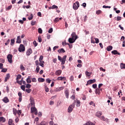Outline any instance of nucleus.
Returning <instances> with one entry per match:
<instances>
[{"label": "nucleus", "instance_id": "f257e3e1", "mask_svg": "<svg viewBox=\"0 0 125 125\" xmlns=\"http://www.w3.org/2000/svg\"><path fill=\"white\" fill-rule=\"evenodd\" d=\"M30 104H29V106H31V113L33 114V113H35V115H38V110L36 107H35V100L33 97H30Z\"/></svg>", "mask_w": 125, "mask_h": 125}, {"label": "nucleus", "instance_id": "f03ea898", "mask_svg": "<svg viewBox=\"0 0 125 125\" xmlns=\"http://www.w3.org/2000/svg\"><path fill=\"white\" fill-rule=\"evenodd\" d=\"M58 60L62 62L61 65H64L66 61V59L67 58V56H63L62 58L61 57H60V56H58Z\"/></svg>", "mask_w": 125, "mask_h": 125}, {"label": "nucleus", "instance_id": "7ed1b4c3", "mask_svg": "<svg viewBox=\"0 0 125 125\" xmlns=\"http://www.w3.org/2000/svg\"><path fill=\"white\" fill-rule=\"evenodd\" d=\"M76 105V100L74 101V102L71 104L70 105L68 108V113H71L73 111V109L75 108Z\"/></svg>", "mask_w": 125, "mask_h": 125}, {"label": "nucleus", "instance_id": "20e7f679", "mask_svg": "<svg viewBox=\"0 0 125 125\" xmlns=\"http://www.w3.org/2000/svg\"><path fill=\"white\" fill-rule=\"evenodd\" d=\"M73 9L74 10H77L80 7V3L79 1H77L75 3L73 4Z\"/></svg>", "mask_w": 125, "mask_h": 125}, {"label": "nucleus", "instance_id": "39448f33", "mask_svg": "<svg viewBox=\"0 0 125 125\" xmlns=\"http://www.w3.org/2000/svg\"><path fill=\"white\" fill-rule=\"evenodd\" d=\"M19 51L20 52H23V51H25V46H24V45L22 44H20L19 48Z\"/></svg>", "mask_w": 125, "mask_h": 125}, {"label": "nucleus", "instance_id": "423d86ee", "mask_svg": "<svg viewBox=\"0 0 125 125\" xmlns=\"http://www.w3.org/2000/svg\"><path fill=\"white\" fill-rule=\"evenodd\" d=\"M12 55L8 54L7 57V60L9 63H12Z\"/></svg>", "mask_w": 125, "mask_h": 125}, {"label": "nucleus", "instance_id": "0eeeda50", "mask_svg": "<svg viewBox=\"0 0 125 125\" xmlns=\"http://www.w3.org/2000/svg\"><path fill=\"white\" fill-rule=\"evenodd\" d=\"M95 82H96V80L95 79L89 80L87 82V83L86 84V85H88V84H92V83H94Z\"/></svg>", "mask_w": 125, "mask_h": 125}, {"label": "nucleus", "instance_id": "6e6552de", "mask_svg": "<svg viewBox=\"0 0 125 125\" xmlns=\"http://www.w3.org/2000/svg\"><path fill=\"white\" fill-rule=\"evenodd\" d=\"M71 38L75 40H77V39H78V36L76 34V32H72L71 34Z\"/></svg>", "mask_w": 125, "mask_h": 125}, {"label": "nucleus", "instance_id": "1a4fd4ad", "mask_svg": "<svg viewBox=\"0 0 125 125\" xmlns=\"http://www.w3.org/2000/svg\"><path fill=\"white\" fill-rule=\"evenodd\" d=\"M32 52H33V51L32 50V49L29 48L27 50L26 52V55H27V56H30V55L32 54Z\"/></svg>", "mask_w": 125, "mask_h": 125}, {"label": "nucleus", "instance_id": "9d476101", "mask_svg": "<svg viewBox=\"0 0 125 125\" xmlns=\"http://www.w3.org/2000/svg\"><path fill=\"white\" fill-rule=\"evenodd\" d=\"M68 42L70 43H74V42H76V39L71 38H69L68 39Z\"/></svg>", "mask_w": 125, "mask_h": 125}, {"label": "nucleus", "instance_id": "9b49d317", "mask_svg": "<svg viewBox=\"0 0 125 125\" xmlns=\"http://www.w3.org/2000/svg\"><path fill=\"white\" fill-rule=\"evenodd\" d=\"M64 93L65 94L66 98H69V90H68V89L65 90Z\"/></svg>", "mask_w": 125, "mask_h": 125}, {"label": "nucleus", "instance_id": "f8f14e48", "mask_svg": "<svg viewBox=\"0 0 125 125\" xmlns=\"http://www.w3.org/2000/svg\"><path fill=\"white\" fill-rule=\"evenodd\" d=\"M102 116V112L101 111H98L96 113V116L98 117V118H100V117Z\"/></svg>", "mask_w": 125, "mask_h": 125}, {"label": "nucleus", "instance_id": "ddd939ff", "mask_svg": "<svg viewBox=\"0 0 125 125\" xmlns=\"http://www.w3.org/2000/svg\"><path fill=\"white\" fill-rule=\"evenodd\" d=\"M62 73V71L61 70H57L55 72V75L56 76H60Z\"/></svg>", "mask_w": 125, "mask_h": 125}, {"label": "nucleus", "instance_id": "4468645a", "mask_svg": "<svg viewBox=\"0 0 125 125\" xmlns=\"http://www.w3.org/2000/svg\"><path fill=\"white\" fill-rule=\"evenodd\" d=\"M21 42V36H19L17 37L16 43H20Z\"/></svg>", "mask_w": 125, "mask_h": 125}, {"label": "nucleus", "instance_id": "2eb2a0df", "mask_svg": "<svg viewBox=\"0 0 125 125\" xmlns=\"http://www.w3.org/2000/svg\"><path fill=\"white\" fill-rule=\"evenodd\" d=\"M6 122V119L3 117H0V123H5Z\"/></svg>", "mask_w": 125, "mask_h": 125}, {"label": "nucleus", "instance_id": "dca6fc26", "mask_svg": "<svg viewBox=\"0 0 125 125\" xmlns=\"http://www.w3.org/2000/svg\"><path fill=\"white\" fill-rule=\"evenodd\" d=\"M2 101L4 102V103H8L9 102V99H8V98L5 97L2 100Z\"/></svg>", "mask_w": 125, "mask_h": 125}, {"label": "nucleus", "instance_id": "f3484780", "mask_svg": "<svg viewBox=\"0 0 125 125\" xmlns=\"http://www.w3.org/2000/svg\"><path fill=\"white\" fill-rule=\"evenodd\" d=\"M58 52H59V53H65V51L64 49L61 48L58 50Z\"/></svg>", "mask_w": 125, "mask_h": 125}, {"label": "nucleus", "instance_id": "a211bd4d", "mask_svg": "<svg viewBox=\"0 0 125 125\" xmlns=\"http://www.w3.org/2000/svg\"><path fill=\"white\" fill-rule=\"evenodd\" d=\"M26 82L27 83H32V81H31V76L28 77L26 79Z\"/></svg>", "mask_w": 125, "mask_h": 125}, {"label": "nucleus", "instance_id": "6ab92c4d", "mask_svg": "<svg viewBox=\"0 0 125 125\" xmlns=\"http://www.w3.org/2000/svg\"><path fill=\"white\" fill-rule=\"evenodd\" d=\"M8 125H15L14 123H13V121L12 120V119L9 120Z\"/></svg>", "mask_w": 125, "mask_h": 125}, {"label": "nucleus", "instance_id": "aec40b11", "mask_svg": "<svg viewBox=\"0 0 125 125\" xmlns=\"http://www.w3.org/2000/svg\"><path fill=\"white\" fill-rule=\"evenodd\" d=\"M76 101L77 107H80V106H81V101L79 100H76Z\"/></svg>", "mask_w": 125, "mask_h": 125}, {"label": "nucleus", "instance_id": "412c9836", "mask_svg": "<svg viewBox=\"0 0 125 125\" xmlns=\"http://www.w3.org/2000/svg\"><path fill=\"white\" fill-rule=\"evenodd\" d=\"M83 125H95V124H93L92 122L90 121H88L87 123H86Z\"/></svg>", "mask_w": 125, "mask_h": 125}, {"label": "nucleus", "instance_id": "4be33fe9", "mask_svg": "<svg viewBox=\"0 0 125 125\" xmlns=\"http://www.w3.org/2000/svg\"><path fill=\"white\" fill-rule=\"evenodd\" d=\"M40 62V65L42 66V68H43V67H44V62L43 61H39Z\"/></svg>", "mask_w": 125, "mask_h": 125}, {"label": "nucleus", "instance_id": "5701e85b", "mask_svg": "<svg viewBox=\"0 0 125 125\" xmlns=\"http://www.w3.org/2000/svg\"><path fill=\"white\" fill-rule=\"evenodd\" d=\"M113 49V46L110 45L107 47L106 50L107 51H111Z\"/></svg>", "mask_w": 125, "mask_h": 125}, {"label": "nucleus", "instance_id": "b1692460", "mask_svg": "<svg viewBox=\"0 0 125 125\" xmlns=\"http://www.w3.org/2000/svg\"><path fill=\"white\" fill-rule=\"evenodd\" d=\"M95 93H96V94H98V95H100V89L97 88L96 89Z\"/></svg>", "mask_w": 125, "mask_h": 125}, {"label": "nucleus", "instance_id": "393cba45", "mask_svg": "<svg viewBox=\"0 0 125 125\" xmlns=\"http://www.w3.org/2000/svg\"><path fill=\"white\" fill-rule=\"evenodd\" d=\"M48 125V122H45V121H42L40 124V125Z\"/></svg>", "mask_w": 125, "mask_h": 125}, {"label": "nucleus", "instance_id": "a878e982", "mask_svg": "<svg viewBox=\"0 0 125 125\" xmlns=\"http://www.w3.org/2000/svg\"><path fill=\"white\" fill-rule=\"evenodd\" d=\"M92 74V73H91V72H89L87 71H86L85 72V75L86 76V77H90V76Z\"/></svg>", "mask_w": 125, "mask_h": 125}, {"label": "nucleus", "instance_id": "bb28decb", "mask_svg": "<svg viewBox=\"0 0 125 125\" xmlns=\"http://www.w3.org/2000/svg\"><path fill=\"white\" fill-rule=\"evenodd\" d=\"M10 78V75L9 74H7L6 75V77L5 78V82H7V80L9 79Z\"/></svg>", "mask_w": 125, "mask_h": 125}, {"label": "nucleus", "instance_id": "cd10ccee", "mask_svg": "<svg viewBox=\"0 0 125 125\" xmlns=\"http://www.w3.org/2000/svg\"><path fill=\"white\" fill-rule=\"evenodd\" d=\"M63 89H64V87L61 86L59 88H57L56 89V91H61V90H63Z\"/></svg>", "mask_w": 125, "mask_h": 125}, {"label": "nucleus", "instance_id": "c85d7f7f", "mask_svg": "<svg viewBox=\"0 0 125 125\" xmlns=\"http://www.w3.org/2000/svg\"><path fill=\"white\" fill-rule=\"evenodd\" d=\"M38 82H39V83H43V82H44V79L42 78H39Z\"/></svg>", "mask_w": 125, "mask_h": 125}, {"label": "nucleus", "instance_id": "c756f323", "mask_svg": "<svg viewBox=\"0 0 125 125\" xmlns=\"http://www.w3.org/2000/svg\"><path fill=\"white\" fill-rule=\"evenodd\" d=\"M100 120H101L102 121H106L107 120V118H105V117L104 116H102L101 117H100Z\"/></svg>", "mask_w": 125, "mask_h": 125}, {"label": "nucleus", "instance_id": "7c9ffc66", "mask_svg": "<svg viewBox=\"0 0 125 125\" xmlns=\"http://www.w3.org/2000/svg\"><path fill=\"white\" fill-rule=\"evenodd\" d=\"M13 112L14 115L16 116V114H17V109H16V108H13Z\"/></svg>", "mask_w": 125, "mask_h": 125}, {"label": "nucleus", "instance_id": "2f4dec72", "mask_svg": "<svg viewBox=\"0 0 125 125\" xmlns=\"http://www.w3.org/2000/svg\"><path fill=\"white\" fill-rule=\"evenodd\" d=\"M112 54H114V55H116L118 54V51L116 50H114L111 52Z\"/></svg>", "mask_w": 125, "mask_h": 125}, {"label": "nucleus", "instance_id": "473e14b6", "mask_svg": "<svg viewBox=\"0 0 125 125\" xmlns=\"http://www.w3.org/2000/svg\"><path fill=\"white\" fill-rule=\"evenodd\" d=\"M101 13H102V11L100 10H98L96 12V14H97V15H99V14H101Z\"/></svg>", "mask_w": 125, "mask_h": 125}, {"label": "nucleus", "instance_id": "72a5a7b5", "mask_svg": "<svg viewBox=\"0 0 125 125\" xmlns=\"http://www.w3.org/2000/svg\"><path fill=\"white\" fill-rule=\"evenodd\" d=\"M21 89H22V90H23V91H25L26 86H25V85H22L21 86Z\"/></svg>", "mask_w": 125, "mask_h": 125}, {"label": "nucleus", "instance_id": "f704fd0d", "mask_svg": "<svg viewBox=\"0 0 125 125\" xmlns=\"http://www.w3.org/2000/svg\"><path fill=\"white\" fill-rule=\"evenodd\" d=\"M20 69L21 71H25V67L23 65V64L21 65Z\"/></svg>", "mask_w": 125, "mask_h": 125}, {"label": "nucleus", "instance_id": "c9c22d12", "mask_svg": "<svg viewBox=\"0 0 125 125\" xmlns=\"http://www.w3.org/2000/svg\"><path fill=\"white\" fill-rule=\"evenodd\" d=\"M120 67H121V69H125V64L121 63L120 65Z\"/></svg>", "mask_w": 125, "mask_h": 125}, {"label": "nucleus", "instance_id": "e433bc0d", "mask_svg": "<svg viewBox=\"0 0 125 125\" xmlns=\"http://www.w3.org/2000/svg\"><path fill=\"white\" fill-rule=\"evenodd\" d=\"M58 8V6L53 5L52 6V9H57Z\"/></svg>", "mask_w": 125, "mask_h": 125}, {"label": "nucleus", "instance_id": "4c0bfd02", "mask_svg": "<svg viewBox=\"0 0 125 125\" xmlns=\"http://www.w3.org/2000/svg\"><path fill=\"white\" fill-rule=\"evenodd\" d=\"M2 70L1 71V72H2V73H6V72H7V69L6 68H3L1 69Z\"/></svg>", "mask_w": 125, "mask_h": 125}, {"label": "nucleus", "instance_id": "58836bf2", "mask_svg": "<svg viewBox=\"0 0 125 125\" xmlns=\"http://www.w3.org/2000/svg\"><path fill=\"white\" fill-rule=\"evenodd\" d=\"M38 41H39V42H42V36H39L38 37Z\"/></svg>", "mask_w": 125, "mask_h": 125}, {"label": "nucleus", "instance_id": "ea45409f", "mask_svg": "<svg viewBox=\"0 0 125 125\" xmlns=\"http://www.w3.org/2000/svg\"><path fill=\"white\" fill-rule=\"evenodd\" d=\"M25 91L27 92V93H31L32 92V89H26L25 90Z\"/></svg>", "mask_w": 125, "mask_h": 125}, {"label": "nucleus", "instance_id": "a19ab883", "mask_svg": "<svg viewBox=\"0 0 125 125\" xmlns=\"http://www.w3.org/2000/svg\"><path fill=\"white\" fill-rule=\"evenodd\" d=\"M38 33L39 34H42V28H39L38 29Z\"/></svg>", "mask_w": 125, "mask_h": 125}, {"label": "nucleus", "instance_id": "79ce46f5", "mask_svg": "<svg viewBox=\"0 0 125 125\" xmlns=\"http://www.w3.org/2000/svg\"><path fill=\"white\" fill-rule=\"evenodd\" d=\"M21 77L22 76H21V75H18L16 78L17 81H18V80H20V79H21Z\"/></svg>", "mask_w": 125, "mask_h": 125}, {"label": "nucleus", "instance_id": "37998d69", "mask_svg": "<svg viewBox=\"0 0 125 125\" xmlns=\"http://www.w3.org/2000/svg\"><path fill=\"white\" fill-rule=\"evenodd\" d=\"M33 14H31L30 16L28 17V20H32L33 19Z\"/></svg>", "mask_w": 125, "mask_h": 125}, {"label": "nucleus", "instance_id": "c03bdc74", "mask_svg": "<svg viewBox=\"0 0 125 125\" xmlns=\"http://www.w3.org/2000/svg\"><path fill=\"white\" fill-rule=\"evenodd\" d=\"M36 71L37 73H39V72H40V66H37Z\"/></svg>", "mask_w": 125, "mask_h": 125}, {"label": "nucleus", "instance_id": "a18cd8bd", "mask_svg": "<svg viewBox=\"0 0 125 125\" xmlns=\"http://www.w3.org/2000/svg\"><path fill=\"white\" fill-rule=\"evenodd\" d=\"M31 81L33 83H37V79H36V78H32Z\"/></svg>", "mask_w": 125, "mask_h": 125}, {"label": "nucleus", "instance_id": "49530a36", "mask_svg": "<svg viewBox=\"0 0 125 125\" xmlns=\"http://www.w3.org/2000/svg\"><path fill=\"white\" fill-rule=\"evenodd\" d=\"M89 104L92 105L93 106H94V107H95V104L94 102L91 101V102H90Z\"/></svg>", "mask_w": 125, "mask_h": 125}, {"label": "nucleus", "instance_id": "de8ad7c7", "mask_svg": "<svg viewBox=\"0 0 125 125\" xmlns=\"http://www.w3.org/2000/svg\"><path fill=\"white\" fill-rule=\"evenodd\" d=\"M33 44H34V46H35V47L38 46V43L37 42V41H34L33 42Z\"/></svg>", "mask_w": 125, "mask_h": 125}, {"label": "nucleus", "instance_id": "09e8293b", "mask_svg": "<svg viewBox=\"0 0 125 125\" xmlns=\"http://www.w3.org/2000/svg\"><path fill=\"white\" fill-rule=\"evenodd\" d=\"M17 83H19L20 85H22V81L17 80Z\"/></svg>", "mask_w": 125, "mask_h": 125}, {"label": "nucleus", "instance_id": "8fccbe9b", "mask_svg": "<svg viewBox=\"0 0 125 125\" xmlns=\"http://www.w3.org/2000/svg\"><path fill=\"white\" fill-rule=\"evenodd\" d=\"M45 90L46 92H48V91H49V88H48V87H47V86H45Z\"/></svg>", "mask_w": 125, "mask_h": 125}, {"label": "nucleus", "instance_id": "3c124183", "mask_svg": "<svg viewBox=\"0 0 125 125\" xmlns=\"http://www.w3.org/2000/svg\"><path fill=\"white\" fill-rule=\"evenodd\" d=\"M11 8H12V5H10L6 9V10H10Z\"/></svg>", "mask_w": 125, "mask_h": 125}, {"label": "nucleus", "instance_id": "603ef678", "mask_svg": "<svg viewBox=\"0 0 125 125\" xmlns=\"http://www.w3.org/2000/svg\"><path fill=\"white\" fill-rule=\"evenodd\" d=\"M70 98L71 99H72V100H75V99H76V97L75 96V94L72 95V96L70 97Z\"/></svg>", "mask_w": 125, "mask_h": 125}, {"label": "nucleus", "instance_id": "864d4df0", "mask_svg": "<svg viewBox=\"0 0 125 125\" xmlns=\"http://www.w3.org/2000/svg\"><path fill=\"white\" fill-rule=\"evenodd\" d=\"M54 21L56 23H57V22H59V18H56L54 20Z\"/></svg>", "mask_w": 125, "mask_h": 125}, {"label": "nucleus", "instance_id": "5fc2aeb1", "mask_svg": "<svg viewBox=\"0 0 125 125\" xmlns=\"http://www.w3.org/2000/svg\"><path fill=\"white\" fill-rule=\"evenodd\" d=\"M122 20V17H117V21H121Z\"/></svg>", "mask_w": 125, "mask_h": 125}, {"label": "nucleus", "instance_id": "6e6d98bb", "mask_svg": "<svg viewBox=\"0 0 125 125\" xmlns=\"http://www.w3.org/2000/svg\"><path fill=\"white\" fill-rule=\"evenodd\" d=\"M52 32H53V29H52V28H51L49 31H48V33L49 34H51V33H52Z\"/></svg>", "mask_w": 125, "mask_h": 125}, {"label": "nucleus", "instance_id": "4d7b16f0", "mask_svg": "<svg viewBox=\"0 0 125 125\" xmlns=\"http://www.w3.org/2000/svg\"><path fill=\"white\" fill-rule=\"evenodd\" d=\"M93 88H97V84H93L92 85Z\"/></svg>", "mask_w": 125, "mask_h": 125}, {"label": "nucleus", "instance_id": "13d9d810", "mask_svg": "<svg viewBox=\"0 0 125 125\" xmlns=\"http://www.w3.org/2000/svg\"><path fill=\"white\" fill-rule=\"evenodd\" d=\"M26 88H31V84H27L26 85Z\"/></svg>", "mask_w": 125, "mask_h": 125}, {"label": "nucleus", "instance_id": "bf43d9fd", "mask_svg": "<svg viewBox=\"0 0 125 125\" xmlns=\"http://www.w3.org/2000/svg\"><path fill=\"white\" fill-rule=\"evenodd\" d=\"M96 43H99V39L98 38H95Z\"/></svg>", "mask_w": 125, "mask_h": 125}, {"label": "nucleus", "instance_id": "052dcab7", "mask_svg": "<svg viewBox=\"0 0 125 125\" xmlns=\"http://www.w3.org/2000/svg\"><path fill=\"white\" fill-rule=\"evenodd\" d=\"M10 42V40L8 39L7 41V42L5 43V44L6 45H8V44L9 43V42Z\"/></svg>", "mask_w": 125, "mask_h": 125}, {"label": "nucleus", "instance_id": "680f3d73", "mask_svg": "<svg viewBox=\"0 0 125 125\" xmlns=\"http://www.w3.org/2000/svg\"><path fill=\"white\" fill-rule=\"evenodd\" d=\"M103 8H110L111 6H106V5H104L103 6Z\"/></svg>", "mask_w": 125, "mask_h": 125}, {"label": "nucleus", "instance_id": "e2e57ef3", "mask_svg": "<svg viewBox=\"0 0 125 125\" xmlns=\"http://www.w3.org/2000/svg\"><path fill=\"white\" fill-rule=\"evenodd\" d=\"M42 59H43V56H41L39 58V61H42Z\"/></svg>", "mask_w": 125, "mask_h": 125}, {"label": "nucleus", "instance_id": "0e129e2a", "mask_svg": "<svg viewBox=\"0 0 125 125\" xmlns=\"http://www.w3.org/2000/svg\"><path fill=\"white\" fill-rule=\"evenodd\" d=\"M31 25L32 26H35L36 25V21H31Z\"/></svg>", "mask_w": 125, "mask_h": 125}, {"label": "nucleus", "instance_id": "69168bd1", "mask_svg": "<svg viewBox=\"0 0 125 125\" xmlns=\"http://www.w3.org/2000/svg\"><path fill=\"white\" fill-rule=\"evenodd\" d=\"M49 125H57L56 124H54V123H53V121H50L49 122Z\"/></svg>", "mask_w": 125, "mask_h": 125}, {"label": "nucleus", "instance_id": "338daca9", "mask_svg": "<svg viewBox=\"0 0 125 125\" xmlns=\"http://www.w3.org/2000/svg\"><path fill=\"white\" fill-rule=\"evenodd\" d=\"M17 113L19 114V116H20L22 114V112H21V110H19L17 111Z\"/></svg>", "mask_w": 125, "mask_h": 125}, {"label": "nucleus", "instance_id": "774afa93", "mask_svg": "<svg viewBox=\"0 0 125 125\" xmlns=\"http://www.w3.org/2000/svg\"><path fill=\"white\" fill-rule=\"evenodd\" d=\"M70 80L71 81V82H73V81H74V76H71V77L70 78Z\"/></svg>", "mask_w": 125, "mask_h": 125}]
</instances>
